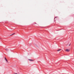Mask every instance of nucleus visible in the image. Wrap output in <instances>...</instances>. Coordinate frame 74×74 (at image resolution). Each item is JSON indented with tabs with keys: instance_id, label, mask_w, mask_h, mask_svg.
<instances>
[{
	"instance_id": "nucleus-1",
	"label": "nucleus",
	"mask_w": 74,
	"mask_h": 74,
	"mask_svg": "<svg viewBox=\"0 0 74 74\" xmlns=\"http://www.w3.org/2000/svg\"><path fill=\"white\" fill-rule=\"evenodd\" d=\"M65 51H66V52H69V51H70V50L68 49H66Z\"/></svg>"
},
{
	"instance_id": "nucleus-2",
	"label": "nucleus",
	"mask_w": 74,
	"mask_h": 74,
	"mask_svg": "<svg viewBox=\"0 0 74 74\" xmlns=\"http://www.w3.org/2000/svg\"><path fill=\"white\" fill-rule=\"evenodd\" d=\"M5 61H6V62H8V60H7V58H5Z\"/></svg>"
},
{
	"instance_id": "nucleus-3",
	"label": "nucleus",
	"mask_w": 74,
	"mask_h": 74,
	"mask_svg": "<svg viewBox=\"0 0 74 74\" xmlns=\"http://www.w3.org/2000/svg\"><path fill=\"white\" fill-rule=\"evenodd\" d=\"M28 60H29V61H34V60H30V59H28Z\"/></svg>"
},
{
	"instance_id": "nucleus-4",
	"label": "nucleus",
	"mask_w": 74,
	"mask_h": 74,
	"mask_svg": "<svg viewBox=\"0 0 74 74\" xmlns=\"http://www.w3.org/2000/svg\"><path fill=\"white\" fill-rule=\"evenodd\" d=\"M5 50H6V51H8V50L7 49H5Z\"/></svg>"
},
{
	"instance_id": "nucleus-5",
	"label": "nucleus",
	"mask_w": 74,
	"mask_h": 74,
	"mask_svg": "<svg viewBox=\"0 0 74 74\" xmlns=\"http://www.w3.org/2000/svg\"><path fill=\"white\" fill-rule=\"evenodd\" d=\"M61 50H62V49H60L58 50H57V51H61Z\"/></svg>"
},
{
	"instance_id": "nucleus-6",
	"label": "nucleus",
	"mask_w": 74,
	"mask_h": 74,
	"mask_svg": "<svg viewBox=\"0 0 74 74\" xmlns=\"http://www.w3.org/2000/svg\"><path fill=\"white\" fill-rule=\"evenodd\" d=\"M14 34H15V33L13 34H12L11 35V36H12V35H14Z\"/></svg>"
},
{
	"instance_id": "nucleus-7",
	"label": "nucleus",
	"mask_w": 74,
	"mask_h": 74,
	"mask_svg": "<svg viewBox=\"0 0 74 74\" xmlns=\"http://www.w3.org/2000/svg\"><path fill=\"white\" fill-rule=\"evenodd\" d=\"M14 74H17V73H14Z\"/></svg>"
},
{
	"instance_id": "nucleus-8",
	"label": "nucleus",
	"mask_w": 74,
	"mask_h": 74,
	"mask_svg": "<svg viewBox=\"0 0 74 74\" xmlns=\"http://www.w3.org/2000/svg\"><path fill=\"white\" fill-rule=\"evenodd\" d=\"M70 45H69V46H70Z\"/></svg>"
},
{
	"instance_id": "nucleus-9",
	"label": "nucleus",
	"mask_w": 74,
	"mask_h": 74,
	"mask_svg": "<svg viewBox=\"0 0 74 74\" xmlns=\"http://www.w3.org/2000/svg\"><path fill=\"white\" fill-rule=\"evenodd\" d=\"M57 18V17H55V18Z\"/></svg>"
},
{
	"instance_id": "nucleus-10",
	"label": "nucleus",
	"mask_w": 74,
	"mask_h": 74,
	"mask_svg": "<svg viewBox=\"0 0 74 74\" xmlns=\"http://www.w3.org/2000/svg\"><path fill=\"white\" fill-rule=\"evenodd\" d=\"M0 39H1V38H0Z\"/></svg>"
}]
</instances>
